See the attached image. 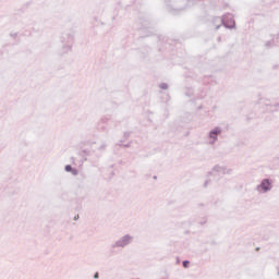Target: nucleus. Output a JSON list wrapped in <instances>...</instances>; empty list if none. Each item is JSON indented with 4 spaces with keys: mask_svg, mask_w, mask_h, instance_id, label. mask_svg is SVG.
<instances>
[{
    "mask_svg": "<svg viewBox=\"0 0 279 279\" xmlns=\"http://www.w3.org/2000/svg\"><path fill=\"white\" fill-rule=\"evenodd\" d=\"M62 44V53H69L71 51V47L73 46V40H75V31L73 28H69L61 34L60 37Z\"/></svg>",
    "mask_w": 279,
    "mask_h": 279,
    "instance_id": "obj_1",
    "label": "nucleus"
},
{
    "mask_svg": "<svg viewBox=\"0 0 279 279\" xmlns=\"http://www.w3.org/2000/svg\"><path fill=\"white\" fill-rule=\"evenodd\" d=\"M131 243H134V238L131 234L126 233L111 245V250H123L128 247V245H131Z\"/></svg>",
    "mask_w": 279,
    "mask_h": 279,
    "instance_id": "obj_2",
    "label": "nucleus"
},
{
    "mask_svg": "<svg viewBox=\"0 0 279 279\" xmlns=\"http://www.w3.org/2000/svg\"><path fill=\"white\" fill-rule=\"evenodd\" d=\"M271 189H274V181L269 178H266L260 181V184L255 187V191L262 195H265V193H269Z\"/></svg>",
    "mask_w": 279,
    "mask_h": 279,
    "instance_id": "obj_3",
    "label": "nucleus"
},
{
    "mask_svg": "<svg viewBox=\"0 0 279 279\" xmlns=\"http://www.w3.org/2000/svg\"><path fill=\"white\" fill-rule=\"evenodd\" d=\"M222 130L219 126L214 128L213 130L209 131L208 136L211 138L209 142V145H215L218 141V136H220Z\"/></svg>",
    "mask_w": 279,
    "mask_h": 279,
    "instance_id": "obj_4",
    "label": "nucleus"
},
{
    "mask_svg": "<svg viewBox=\"0 0 279 279\" xmlns=\"http://www.w3.org/2000/svg\"><path fill=\"white\" fill-rule=\"evenodd\" d=\"M262 104L270 108V112H279V102H274L268 98H260Z\"/></svg>",
    "mask_w": 279,
    "mask_h": 279,
    "instance_id": "obj_5",
    "label": "nucleus"
},
{
    "mask_svg": "<svg viewBox=\"0 0 279 279\" xmlns=\"http://www.w3.org/2000/svg\"><path fill=\"white\" fill-rule=\"evenodd\" d=\"M228 21H230V23H232V25H228V23H226V16H223V19L220 17H216V21H221L223 27H226V29H234V27H236V22L234 21V19L232 17H227Z\"/></svg>",
    "mask_w": 279,
    "mask_h": 279,
    "instance_id": "obj_6",
    "label": "nucleus"
},
{
    "mask_svg": "<svg viewBox=\"0 0 279 279\" xmlns=\"http://www.w3.org/2000/svg\"><path fill=\"white\" fill-rule=\"evenodd\" d=\"M64 171H66V173H72V175H77L80 173V171L75 168H73V166L71 165H66L64 167Z\"/></svg>",
    "mask_w": 279,
    "mask_h": 279,
    "instance_id": "obj_7",
    "label": "nucleus"
},
{
    "mask_svg": "<svg viewBox=\"0 0 279 279\" xmlns=\"http://www.w3.org/2000/svg\"><path fill=\"white\" fill-rule=\"evenodd\" d=\"M213 171H215L216 173L226 174V168H223V167H221V166H218V165H216V166L213 168Z\"/></svg>",
    "mask_w": 279,
    "mask_h": 279,
    "instance_id": "obj_8",
    "label": "nucleus"
},
{
    "mask_svg": "<svg viewBox=\"0 0 279 279\" xmlns=\"http://www.w3.org/2000/svg\"><path fill=\"white\" fill-rule=\"evenodd\" d=\"M106 147H108V145L106 144V142H102L101 145L98 147V151H106Z\"/></svg>",
    "mask_w": 279,
    "mask_h": 279,
    "instance_id": "obj_9",
    "label": "nucleus"
},
{
    "mask_svg": "<svg viewBox=\"0 0 279 279\" xmlns=\"http://www.w3.org/2000/svg\"><path fill=\"white\" fill-rule=\"evenodd\" d=\"M159 88H161V90H167L169 88V85L167 83H161L159 85Z\"/></svg>",
    "mask_w": 279,
    "mask_h": 279,
    "instance_id": "obj_10",
    "label": "nucleus"
},
{
    "mask_svg": "<svg viewBox=\"0 0 279 279\" xmlns=\"http://www.w3.org/2000/svg\"><path fill=\"white\" fill-rule=\"evenodd\" d=\"M191 265V262L189 259H185L182 262V266L186 269Z\"/></svg>",
    "mask_w": 279,
    "mask_h": 279,
    "instance_id": "obj_11",
    "label": "nucleus"
},
{
    "mask_svg": "<svg viewBox=\"0 0 279 279\" xmlns=\"http://www.w3.org/2000/svg\"><path fill=\"white\" fill-rule=\"evenodd\" d=\"M82 154H84V156H90V150L84 149L82 150Z\"/></svg>",
    "mask_w": 279,
    "mask_h": 279,
    "instance_id": "obj_12",
    "label": "nucleus"
},
{
    "mask_svg": "<svg viewBox=\"0 0 279 279\" xmlns=\"http://www.w3.org/2000/svg\"><path fill=\"white\" fill-rule=\"evenodd\" d=\"M145 25H149V22L145 21L144 24L142 25L141 29H147V27H145Z\"/></svg>",
    "mask_w": 279,
    "mask_h": 279,
    "instance_id": "obj_13",
    "label": "nucleus"
},
{
    "mask_svg": "<svg viewBox=\"0 0 279 279\" xmlns=\"http://www.w3.org/2000/svg\"><path fill=\"white\" fill-rule=\"evenodd\" d=\"M130 134H132V132H129V131L124 132V138H130Z\"/></svg>",
    "mask_w": 279,
    "mask_h": 279,
    "instance_id": "obj_14",
    "label": "nucleus"
},
{
    "mask_svg": "<svg viewBox=\"0 0 279 279\" xmlns=\"http://www.w3.org/2000/svg\"><path fill=\"white\" fill-rule=\"evenodd\" d=\"M122 147H125V148L132 147V143L130 142V143H128V144H124V145H122Z\"/></svg>",
    "mask_w": 279,
    "mask_h": 279,
    "instance_id": "obj_15",
    "label": "nucleus"
},
{
    "mask_svg": "<svg viewBox=\"0 0 279 279\" xmlns=\"http://www.w3.org/2000/svg\"><path fill=\"white\" fill-rule=\"evenodd\" d=\"M208 184H210V180H206L204 183V187L206 189V186H208Z\"/></svg>",
    "mask_w": 279,
    "mask_h": 279,
    "instance_id": "obj_16",
    "label": "nucleus"
},
{
    "mask_svg": "<svg viewBox=\"0 0 279 279\" xmlns=\"http://www.w3.org/2000/svg\"><path fill=\"white\" fill-rule=\"evenodd\" d=\"M100 121L101 123H108V118H102Z\"/></svg>",
    "mask_w": 279,
    "mask_h": 279,
    "instance_id": "obj_17",
    "label": "nucleus"
},
{
    "mask_svg": "<svg viewBox=\"0 0 279 279\" xmlns=\"http://www.w3.org/2000/svg\"><path fill=\"white\" fill-rule=\"evenodd\" d=\"M12 38H16V36H19V33H14L10 35Z\"/></svg>",
    "mask_w": 279,
    "mask_h": 279,
    "instance_id": "obj_18",
    "label": "nucleus"
},
{
    "mask_svg": "<svg viewBox=\"0 0 279 279\" xmlns=\"http://www.w3.org/2000/svg\"><path fill=\"white\" fill-rule=\"evenodd\" d=\"M206 218H203V221H201L199 223H201V226H204L205 223H206Z\"/></svg>",
    "mask_w": 279,
    "mask_h": 279,
    "instance_id": "obj_19",
    "label": "nucleus"
},
{
    "mask_svg": "<svg viewBox=\"0 0 279 279\" xmlns=\"http://www.w3.org/2000/svg\"><path fill=\"white\" fill-rule=\"evenodd\" d=\"M94 278H95V279H99V272H95V274H94Z\"/></svg>",
    "mask_w": 279,
    "mask_h": 279,
    "instance_id": "obj_20",
    "label": "nucleus"
},
{
    "mask_svg": "<svg viewBox=\"0 0 279 279\" xmlns=\"http://www.w3.org/2000/svg\"><path fill=\"white\" fill-rule=\"evenodd\" d=\"M265 45L266 47H271V41H267Z\"/></svg>",
    "mask_w": 279,
    "mask_h": 279,
    "instance_id": "obj_21",
    "label": "nucleus"
},
{
    "mask_svg": "<svg viewBox=\"0 0 279 279\" xmlns=\"http://www.w3.org/2000/svg\"><path fill=\"white\" fill-rule=\"evenodd\" d=\"M123 140H121L117 145H119L120 147L123 146Z\"/></svg>",
    "mask_w": 279,
    "mask_h": 279,
    "instance_id": "obj_22",
    "label": "nucleus"
},
{
    "mask_svg": "<svg viewBox=\"0 0 279 279\" xmlns=\"http://www.w3.org/2000/svg\"><path fill=\"white\" fill-rule=\"evenodd\" d=\"M77 219H80V215H76V216L74 217V221H77Z\"/></svg>",
    "mask_w": 279,
    "mask_h": 279,
    "instance_id": "obj_23",
    "label": "nucleus"
},
{
    "mask_svg": "<svg viewBox=\"0 0 279 279\" xmlns=\"http://www.w3.org/2000/svg\"><path fill=\"white\" fill-rule=\"evenodd\" d=\"M207 175H215V173H213V172H208V173H207Z\"/></svg>",
    "mask_w": 279,
    "mask_h": 279,
    "instance_id": "obj_24",
    "label": "nucleus"
},
{
    "mask_svg": "<svg viewBox=\"0 0 279 279\" xmlns=\"http://www.w3.org/2000/svg\"><path fill=\"white\" fill-rule=\"evenodd\" d=\"M153 179H154V180H157V179H158V177L154 175V177H153Z\"/></svg>",
    "mask_w": 279,
    "mask_h": 279,
    "instance_id": "obj_25",
    "label": "nucleus"
},
{
    "mask_svg": "<svg viewBox=\"0 0 279 279\" xmlns=\"http://www.w3.org/2000/svg\"><path fill=\"white\" fill-rule=\"evenodd\" d=\"M219 27H221V25L216 26V29H219Z\"/></svg>",
    "mask_w": 279,
    "mask_h": 279,
    "instance_id": "obj_26",
    "label": "nucleus"
},
{
    "mask_svg": "<svg viewBox=\"0 0 279 279\" xmlns=\"http://www.w3.org/2000/svg\"><path fill=\"white\" fill-rule=\"evenodd\" d=\"M95 144H96V142H92V143H90V145H95Z\"/></svg>",
    "mask_w": 279,
    "mask_h": 279,
    "instance_id": "obj_27",
    "label": "nucleus"
},
{
    "mask_svg": "<svg viewBox=\"0 0 279 279\" xmlns=\"http://www.w3.org/2000/svg\"><path fill=\"white\" fill-rule=\"evenodd\" d=\"M278 275H279V272H278Z\"/></svg>",
    "mask_w": 279,
    "mask_h": 279,
    "instance_id": "obj_28",
    "label": "nucleus"
}]
</instances>
